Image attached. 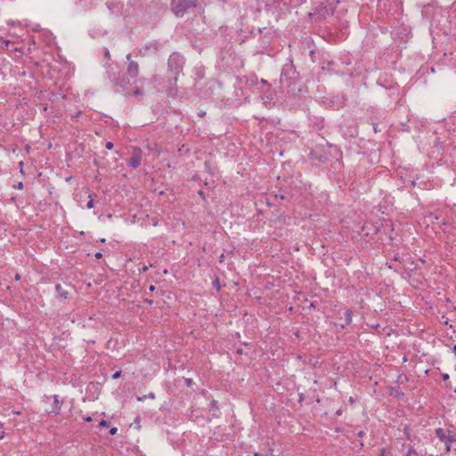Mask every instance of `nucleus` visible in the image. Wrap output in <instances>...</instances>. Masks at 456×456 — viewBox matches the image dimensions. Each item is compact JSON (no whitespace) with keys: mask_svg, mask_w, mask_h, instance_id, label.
I'll return each mask as SVG.
<instances>
[{"mask_svg":"<svg viewBox=\"0 0 456 456\" xmlns=\"http://www.w3.org/2000/svg\"><path fill=\"white\" fill-rule=\"evenodd\" d=\"M127 61L126 71L124 74L130 81L129 86H134L138 83H144L147 81L144 77H139L140 67L139 63L132 60L131 53H127L126 56Z\"/></svg>","mask_w":456,"mask_h":456,"instance_id":"obj_1","label":"nucleus"},{"mask_svg":"<svg viewBox=\"0 0 456 456\" xmlns=\"http://www.w3.org/2000/svg\"><path fill=\"white\" fill-rule=\"evenodd\" d=\"M106 73L108 78L114 84V86L122 89L128 88L130 84L129 79L125 75H121L119 71L116 70L112 64L110 63L106 66Z\"/></svg>","mask_w":456,"mask_h":456,"instance_id":"obj_2","label":"nucleus"},{"mask_svg":"<svg viewBox=\"0 0 456 456\" xmlns=\"http://www.w3.org/2000/svg\"><path fill=\"white\" fill-rule=\"evenodd\" d=\"M185 59L178 53H173L168 58V69L175 74L174 81L176 82L177 75L183 71Z\"/></svg>","mask_w":456,"mask_h":456,"instance_id":"obj_3","label":"nucleus"},{"mask_svg":"<svg viewBox=\"0 0 456 456\" xmlns=\"http://www.w3.org/2000/svg\"><path fill=\"white\" fill-rule=\"evenodd\" d=\"M197 0H172L171 9L176 17H183L185 12L195 7Z\"/></svg>","mask_w":456,"mask_h":456,"instance_id":"obj_4","label":"nucleus"},{"mask_svg":"<svg viewBox=\"0 0 456 456\" xmlns=\"http://www.w3.org/2000/svg\"><path fill=\"white\" fill-rule=\"evenodd\" d=\"M339 0H325L321 2L316 7V12L323 18L330 16L334 13L337 4Z\"/></svg>","mask_w":456,"mask_h":456,"instance_id":"obj_5","label":"nucleus"},{"mask_svg":"<svg viewBox=\"0 0 456 456\" xmlns=\"http://www.w3.org/2000/svg\"><path fill=\"white\" fill-rule=\"evenodd\" d=\"M161 48V45L156 41L147 43L139 48L138 53L142 56H146L151 53H157Z\"/></svg>","mask_w":456,"mask_h":456,"instance_id":"obj_6","label":"nucleus"},{"mask_svg":"<svg viewBox=\"0 0 456 456\" xmlns=\"http://www.w3.org/2000/svg\"><path fill=\"white\" fill-rule=\"evenodd\" d=\"M53 399V402L51 405V410H49L47 412L49 414L59 415L61 413L62 402L59 400V396L57 395H54Z\"/></svg>","mask_w":456,"mask_h":456,"instance_id":"obj_7","label":"nucleus"},{"mask_svg":"<svg viewBox=\"0 0 456 456\" xmlns=\"http://www.w3.org/2000/svg\"><path fill=\"white\" fill-rule=\"evenodd\" d=\"M142 156L141 152H135L129 159L128 166L132 168H136L141 165Z\"/></svg>","mask_w":456,"mask_h":456,"instance_id":"obj_8","label":"nucleus"},{"mask_svg":"<svg viewBox=\"0 0 456 456\" xmlns=\"http://www.w3.org/2000/svg\"><path fill=\"white\" fill-rule=\"evenodd\" d=\"M436 436L441 441V442H447L449 439V433H447V430L442 428H436L435 430Z\"/></svg>","mask_w":456,"mask_h":456,"instance_id":"obj_9","label":"nucleus"},{"mask_svg":"<svg viewBox=\"0 0 456 456\" xmlns=\"http://www.w3.org/2000/svg\"><path fill=\"white\" fill-rule=\"evenodd\" d=\"M54 288H55V291L58 293V297L61 299H62V300L67 299L69 293L66 289H63V287L61 284H59V283L55 284Z\"/></svg>","mask_w":456,"mask_h":456,"instance_id":"obj_10","label":"nucleus"},{"mask_svg":"<svg viewBox=\"0 0 456 456\" xmlns=\"http://www.w3.org/2000/svg\"><path fill=\"white\" fill-rule=\"evenodd\" d=\"M78 1V4L83 7V8H90L96 0H77Z\"/></svg>","mask_w":456,"mask_h":456,"instance_id":"obj_11","label":"nucleus"},{"mask_svg":"<svg viewBox=\"0 0 456 456\" xmlns=\"http://www.w3.org/2000/svg\"><path fill=\"white\" fill-rule=\"evenodd\" d=\"M132 90L133 92L131 94L127 93V95L141 96L143 94V91L136 86H134Z\"/></svg>","mask_w":456,"mask_h":456,"instance_id":"obj_12","label":"nucleus"},{"mask_svg":"<svg viewBox=\"0 0 456 456\" xmlns=\"http://www.w3.org/2000/svg\"><path fill=\"white\" fill-rule=\"evenodd\" d=\"M345 320H346V324H350L352 322V311L351 310H346L345 312Z\"/></svg>","mask_w":456,"mask_h":456,"instance_id":"obj_13","label":"nucleus"},{"mask_svg":"<svg viewBox=\"0 0 456 456\" xmlns=\"http://www.w3.org/2000/svg\"><path fill=\"white\" fill-rule=\"evenodd\" d=\"M88 198H89V200H88V202L86 204V208L88 209H91V208H93L94 207V195L93 194H89Z\"/></svg>","mask_w":456,"mask_h":456,"instance_id":"obj_14","label":"nucleus"},{"mask_svg":"<svg viewBox=\"0 0 456 456\" xmlns=\"http://www.w3.org/2000/svg\"><path fill=\"white\" fill-rule=\"evenodd\" d=\"M404 456H419V454L414 448L411 447L408 449Z\"/></svg>","mask_w":456,"mask_h":456,"instance_id":"obj_15","label":"nucleus"},{"mask_svg":"<svg viewBox=\"0 0 456 456\" xmlns=\"http://www.w3.org/2000/svg\"><path fill=\"white\" fill-rule=\"evenodd\" d=\"M379 456H392V452L385 448H381Z\"/></svg>","mask_w":456,"mask_h":456,"instance_id":"obj_16","label":"nucleus"},{"mask_svg":"<svg viewBox=\"0 0 456 456\" xmlns=\"http://www.w3.org/2000/svg\"><path fill=\"white\" fill-rule=\"evenodd\" d=\"M210 406H211V410L213 411H218V406H217V401L216 400H213L210 403Z\"/></svg>","mask_w":456,"mask_h":456,"instance_id":"obj_17","label":"nucleus"},{"mask_svg":"<svg viewBox=\"0 0 456 456\" xmlns=\"http://www.w3.org/2000/svg\"><path fill=\"white\" fill-rule=\"evenodd\" d=\"M184 383L189 387H191L194 384L193 380L191 379H189V378L184 379Z\"/></svg>","mask_w":456,"mask_h":456,"instance_id":"obj_18","label":"nucleus"},{"mask_svg":"<svg viewBox=\"0 0 456 456\" xmlns=\"http://www.w3.org/2000/svg\"><path fill=\"white\" fill-rule=\"evenodd\" d=\"M212 283H213V286H214L217 290H219V289H221V286H220V284H219V281H218V279H216Z\"/></svg>","mask_w":456,"mask_h":456,"instance_id":"obj_19","label":"nucleus"},{"mask_svg":"<svg viewBox=\"0 0 456 456\" xmlns=\"http://www.w3.org/2000/svg\"><path fill=\"white\" fill-rule=\"evenodd\" d=\"M445 445V451L448 452L452 449V443L451 442H444Z\"/></svg>","mask_w":456,"mask_h":456,"instance_id":"obj_20","label":"nucleus"},{"mask_svg":"<svg viewBox=\"0 0 456 456\" xmlns=\"http://www.w3.org/2000/svg\"><path fill=\"white\" fill-rule=\"evenodd\" d=\"M150 266H151V265H150L149 266L143 265L142 267L139 268V272L140 273H145L149 269Z\"/></svg>","mask_w":456,"mask_h":456,"instance_id":"obj_21","label":"nucleus"},{"mask_svg":"<svg viewBox=\"0 0 456 456\" xmlns=\"http://www.w3.org/2000/svg\"><path fill=\"white\" fill-rule=\"evenodd\" d=\"M104 57L107 59V61L110 59V53L107 48H104Z\"/></svg>","mask_w":456,"mask_h":456,"instance_id":"obj_22","label":"nucleus"},{"mask_svg":"<svg viewBox=\"0 0 456 456\" xmlns=\"http://www.w3.org/2000/svg\"><path fill=\"white\" fill-rule=\"evenodd\" d=\"M448 438L447 442L456 443V436L454 435H450Z\"/></svg>","mask_w":456,"mask_h":456,"instance_id":"obj_23","label":"nucleus"},{"mask_svg":"<svg viewBox=\"0 0 456 456\" xmlns=\"http://www.w3.org/2000/svg\"><path fill=\"white\" fill-rule=\"evenodd\" d=\"M120 376H121V370H118V371H116V372L112 375V379H118Z\"/></svg>","mask_w":456,"mask_h":456,"instance_id":"obj_24","label":"nucleus"},{"mask_svg":"<svg viewBox=\"0 0 456 456\" xmlns=\"http://www.w3.org/2000/svg\"><path fill=\"white\" fill-rule=\"evenodd\" d=\"M117 432H118V428L116 427H113L110 429V434L112 436L116 435Z\"/></svg>","mask_w":456,"mask_h":456,"instance_id":"obj_25","label":"nucleus"},{"mask_svg":"<svg viewBox=\"0 0 456 456\" xmlns=\"http://www.w3.org/2000/svg\"><path fill=\"white\" fill-rule=\"evenodd\" d=\"M113 147H114L113 142H108L106 143V149H108V150H112V149H113Z\"/></svg>","mask_w":456,"mask_h":456,"instance_id":"obj_26","label":"nucleus"},{"mask_svg":"<svg viewBox=\"0 0 456 456\" xmlns=\"http://www.w3.org/2000/svg\"><path fill=\"white\" fill-rule=\"evenodd\" d=\"M99 426L100 427H107L108 426V421L107 420H104V419H102L99 423Z\"/></svg>","mask_w":456,"mask_h":456,"instance_id":"obj_27","label":"nucleus"},{"mask_svg":"<svg viewBox=\"0 0 456 456\" xmlns=\"http://www.w3.org/2000/svg\"><path fill=\"white\" fill-rule=\"evenodd\" d=\"M442 379H443L444 380H448V379H449V375H448L447 373H443V374H442Z\"/></svg>","mask_w":456,"mask_h":456,"instance_id":"obj_28","label":"nucleus"},{"mask_svg":"<svg viewBox=\"0 0 456 456\" xmlns=\"http://www.w3.org/2000/svg\"><path fill=\"white\" fill-rule=\"evenodd\" d=\"M102 256V254L101 252H97V253L95 254V257H96L97 259H100Z\"/></svg>","mask_w":456,"mask_h":456,"instance_id":"obj_29","label":"nucleus"},{"mask_svg":"<svg viewBox=\"0 0 456 456\" xmlns=\"http://www.w3.org/2000/svg\"><path fill=\"white\" fill-rule=\"evenodd\" d=\"M199 194H200V197H202V199H204V200H205V195H204V192H203V191H202V190H200V191H199Z\"/></svg>","mask_w":456,"mask_h":456,"instance_id":"obj_30","label":"nucleus"},{"mask_svg":"<svg viewBox=\"0 0 456 456\" xmlns=\"http://www.w3.org/2000/svg\"><path fill=\"white\" fill-rule=\"evenodd\" d=\"M84 419L86 422H91L92 421V418L90 416L84 418Z\"/></svg>","mask_w":456,"mask_h":456,"instance_id":"obj_31","label":"nucleus"},{"mask_svg":"<svg viewBox=\"0 0 456 456\" xmlns=\"http://www.w3.org/2000/svg\"><path fill=\"white\" fill-rule=\"evenodd\" d=\"M149 289L150 291H154L156 289V287L154 285H151Z\"/></svg>","mask_w":456,"mask_h":456,"instance_id":"obj_32","label":"nucleus"},{"mask_svg":"<svg viewBox=\"0 0 456 456\" xmlns=\"http://www.w3.org/2000/svg\"><path fill=\"white\" fill-rule=\"evenodd\" d=\"M22 187H23V183H19V184H18V188H19V189H22Z\"/></svg>","mask_w":456,"mask_h":456,"instance_id":"obj_33","label":"nucleus"},{"mask_svg":"<svg viewBox=\"0 0 456 456\" xmlns=\"http://www.w3.org/2000/svg\"><path fill=\"white\" fill-rule=\"evenodd\" d=\"M446 430H447V433H449V435H454L453 431H452L451 429H446Z\"/></svg>","mask_w":456,"mask_h":456,"instance_id":"obj_34","label":"nucleus"},{"mask_svg":"<svg viewBox=\"0 0 456 456\" xmlns=\"http://www.w3.org/2000/svg\"><path fill=\"white\" fill-rule=\"evenodd\" d=\"M430 217L433 218V215H430ZM434 219L437 220L438 216H434Z\"/></svg>","mask_w":456,"mask_h":456,"instance_id":"obj_35","label":"nucleus"},{"mask_svg":"<svg viewBox=\"0 0 456 456\" xmlns=\"http://www.w3.org/2000/svg\"><path fill=\"white\" fill-rule=\"evenodd\" d=\"M15 279H16V280H20V274H18V273H17V274L15 275Z\"/></svg>","mask_w":456,"mask_h":456,"instance_id":"obj_36","label":"nucleus"},{"mask_svg":"<svg viewBox=\"0 0 456 456\" xmlns=\"http://www.w3.org/2000/svg\"><path fill=\"white\" fill-rule=\"evenodd\" d=\"M452 351L453 353L456 354V345H454L453 348H452Z\"/></svg>","mask_w":456,"mask_h":456,"instance_id":"obj_37","label":"nucleus"},{"mask_svg":"<svg viewBox=\"0 0 456 456\" xmlns=\"http://www.w3.org/2000/svg\"><path fill=\"white\" fill-rule=\"evenodd\" d=\"M358 436H363V431H360V432L358 433Z\"/></svg>","mask_w":456,"mask_h":456,"instance_id":"obj_38","label":"nucleus"},{"mask_svg":"<svg viewBox=\"0 0 456 456\" xmlns=\"http://www.w3.org/2000/svg\"><path fill=\"white\" fill-rule=\"evenodd\" d=\"M254 456H262V454H261V453H259V452H255V453H254Z\"/></svg>","mask_w":456,"mask_h":456,"instance_id":"obj_39","label":"nucleus"},{"mask_svg":"<svg viewBox=\"0 0 456 456\" xmlns=\"http://www.w3.org/2000/svg\"><path fill=\"white\" fill-rule=\"evenodd\" d=\"M149 397H151V398H154V394H153V393H151V394L149 395Z\"/></svg>","mask_w":456,"mask_h":456,"instance_id":"obj_40","label":"nucleus"},{"mask_svg":"<svg viewBox=\"0 0 456 456\" xmlns=\"http://www.w3.org/2000/svg\"><path fill=\"white\" fill-rule=\"evenodd\" d=\"M341 413H342V411L339 410V411H337V413H336V414H337V415H341Z\"/></svg>","mask_w":456,"mask_h":456,"instance_id":"obj_41","label":"nucleus"},{"mask_svg":"<svg viewBox=\"0 0 456 456\" xmlns=\"http://www.w3.org/2000/svg\"><path fill=\"white\" fill-rule=\"evenodd\" d=\"M373 129H374V131H375V132H377V131H378V130H377V125H375V126H373Z\"/></svg>","mask_w":456,"mask_h":456,"instance_id":"obj_42","label":"nucleus"},{"mask_svg":"<svg viewBox=\"0 0 456 456\" xmlns=\"http://www.w3.org/2000/svg\"><path fill=\"white\" fill-rule=\"evenodd\" d=\"M137 400H138V401H142V400H143V397H137Z\"/></svg>","mask_w":456,"mask_h":456,"instance_id":"obj_43","label":"nucleus"},{"mask_svg":"<svg viewBox=\"0 0 456 456\" xmlns=\"http://www.w3.org/2000/svg\"><path fill=\"white\" fill-rule=\"evenodd\" d=\"M100 241H101L102 243H104V242H105V239H101V240H100Z\"/></svg>","mask_w":456,"mask_h":456,"instance_id":"obj_44","label":"nucleus"},{"mask_svg":"<svg viewBox=\"0 0 456 456\" xmlns=\"http://www.w3.org/2000/svg\"><path fill=\"white\" fill-rule=\"evenodd\" d=\"M262 84H266V81L262 79Z\"/></svg>","mask_w":456,"mask_h":456,"instance_id":"obj_45","label":"nucleus"}]
</instances>
